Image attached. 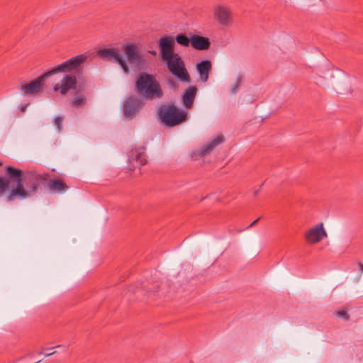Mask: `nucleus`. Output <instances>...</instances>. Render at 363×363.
Segmentation results:
<instances>
[{"label":"nucleus","instance_id":"f257e3e1","mask_svg":"<svg viewBox=\"0 0 363 363\" xmlns=\"http://www.w3.org/2000/svg\"><path fill=\"white\" fill-rule=\"evenodd\" d=\"M9 177H0V197L8 202L23 201L33 196L41 184V178L34 174L25 175L23 171L11 166L5 167Z\"/></svg>","mask_w":363,"mask_h":363},{"label":"nucleus","instance_id":"f03ea898","mask_svg":"<svg viewBox=\"0 0 363 363\" xmlns=\"http://www.w3.org/2000/svg\"><path fill=\"white\" fill-rule=\"evenodd\" d=\"M135 91L140 96L147 100L160 99L163 96L160 82L154 75L146 72L137 76Z\"/></svg>","mask_w":363,"mask_h":363},{"label":"nucleus","instance_id":"7ed1b4c3","mask_svg":"<svg viewBox=\"0 0 363 363\" xmlns=\"http://www.w3.org/2000/svg\"><path fill=\"white\" fill-rule=\"evenodd\" d=\"M158 114L162 122L168 127L179 125L186 118V113L181 111L174 104L161 106Z\"/></svg>","mask_w":363,"mask_h":363},{"label":"nucleus","instance_id":"20e7f679","mask_svg":"<svg viewBox=\"0 0 363 363\" xmlns=\"http://www.w3.org/2000/svg\"><path fill=\"white\" fill-rule=\"evenodd\" d=\"M167 62L168 70L180 82L190 84L191 77L185 67V64L180 55L177 53L169 60H164Z\"/></svg>","mask_w":363,"mask_h":363},{"label":"nucleus","instance_id":"39448f33","mask_svg":"<svg viewBox=\"0 0 363 363\" xmlns=\"http://www.w3.org/2000/svg\"><path fill=\"white\" fill-rule=\"evenodd\" d=\"M86 56L84 55H79L70 58L69 60L54 67L52 69L47 72V75L52 76L60 72H71L79 73L81 70L82 65L86 61Z\"/></svg>","mask_w":363,"mask_h":363},{"label":"nucleus","instance_id":"423d86ee","mask_svg":"<svg viewBox=\"0 0 363 363\" xmlns=\"http://www.w3.org/2000/svg\"><path fill=\"white\" fill-rule=\"evenodd\" d=\"M215 20L222 26L230 27L234 21L231 9L225 5H218L213 9Z\"/></svg>","mask_w":363,"mask_h":363},{"label":"nucleus","instance_id":"0eeeda50","mask_svg":"<svg viewBox=\"0 0 363 363\" xmlns=\"http://www.w3.org/2000/svg\"><path fill=\"white\" fill-rule=\"evenodd\" d=\"M328 237L323 223H318L310 228L304 233L306 242L309 245H315L320 242L323 238Z\"/></svg>","mask_w":363,"mask_h":363},{"label":"nucleus","instance_id":"6e6552de","mask_svg":"<svg viewBox=\"0 0 363 363\" xmlns=\"http://www.w3.org/2000/svg\"><path fill=\"white\" fill-rule=\"evenodd\" d=\"M99 55L108 60H113L117 62L125 73L129 72V67L126 61L123 58L119 50L116 48H104L100 50L98 52Z\"/></svg>","mask_w":363,"mask_h":363},{"label":"nucleus","instance_id":"1a4fd4ad","mask_svg":"<svg viewBox=\"0 0 363 363\" xmlns=\"http://www.w3.org/2000/svg\"><path fill=\"white\" fill-rule=\"evenodd\" d=\"M174 39L172 36L164 35L158 40L160 55L162 60H169L173 55L177 54L174 52Z\"/></svg>","mask_w":363,"mask_h":363},{"label":"nucleus","instance_id":"9d476101","mask_svg":"<svg viewBox=\"0 0 363 363\" xmlns=\"http://www.w3.org/2000/svg\"><path fill=\"white\" fill-rule=\"evenodd\" d=\"M123 51L130 65L135 67H140L145 63L144 57L138 51V48L136 45H126L123 46Z\"/></svg>","mask_w":363,"mask_h":363},{"label":"nucleus","instance_id":"9b49d317","mask_svg":"<svg viewBox=\"0 0 363 363\" xmlns=\"http://www.w3.org/2000/svg\"><path fill=\"white\" fill-rule=\"evenodd\" d=\"M77 86V77L75 74H66L60 83L56 84L53 90L55 91H60V94L65 95L69 90L75 89Z\"/></svg>","mask_w":363,"mask_h":363},{"label":"nucleus","instance_id":"f8f14e48","mask_svg":"<svg viewBox=\"0 0 363 363\" xmlns=\"http://www.w3.org/2000/svg\"><path fill=\"white\" fill-rule=\"evenodd\" d=\"M142 106V101L135 96L128 97L123 104V114L127 118L134 117Z\"/></svg>","mask_w":363,"mask_h":363},{"label":"nucleus","instance_id":"ddd939ff","mask_svg":"<svg viewBox=\"0 0 363 363\" xmlns=\"http://www.w3.org/2000/svg\"><path fill=\"white\" fill-rule=\"evenodd\" d=\"M48 77H50V75H47L46 72L44 74L35 79V80L32 81L31 82L22 86L21 90L23 92L25 95H33L35 94H37L41 89L43 79Z\"/></svg>","mask_w":363,"mask_h":363},{"label":"nucleus","instance_id":"4468645a","mask_svg":"<svg viewBox=\"0 0 363 363\" xmlns=\"http://www.w3.org/2000/svg\"><path fill=\"white\" fill-rule=\"evenodd\" d=\"M144 150V147L135 148L131 150L128 160L134 167L140 168L146 164V160L143 156Z\"/></svg>","mask_w":363,"mask_h":363},{"label":"nucleus","instance_id":"2eb2a0df","mask_svg":"<svg viewBox=\"0 0 363 363\" xmlns=\"http://www.w3.org/2000/svg\"><path fill=\"white\" fill-rule=\"evenodd\" d=\"M197 88L195 86H188L182 95V101L183 105L187 108H191L196 96Z\"/></svg>","mask_w":363,"mask_h":363},{"label":"nucleus","instance_id":"dca6fc26","mask_svg":"<svg viewBox=\"0 0 363 363\" xmlns=\"http://www.w3.org/2000/svg\"><path fill=\"white\" fill-rule=\"evenodd\" d=\"M211 69L212 64L208 60H202L196 65V70L199 74L201 82H206L208 80Z\"/></svg>","mask_w":363,"mask_h":363},{"label":"nucleus","instance_id":"f3484780","mask_svg":"<svg viewBox=\"0 0 363 363\" xmlns=\"http://www.w3.org/2000/svg\"><path fill=\"white\" fill-rule=\"evenodd\" d=\"M191 46L199 50H207L210 47V41L208 38L194 35L191 38Z\"/></svg>","mask_w":363,"mask_h":363},{"label":"nucleus","instance_id":"a211bd4d","mask_svg":"<svg viewBox=\"0 0 363 363\" xmlns=\"http://www.w3.org/2000/svg\"><path fill=\"white\" fill-rule=\"evenodd\" d=\"M48 186L49 189L53 193L62 194L65 192L68 189V186L59 178L50 179Z\"/></svg>","mask_w":363,"mask_h":363},{"label":"nucleus","instance_id":"6ab92c4d","mask_svg":"<svg viewBox=\"0 0 363 363\" xmlns=\"http://www.w3.org/2000/svg\"><path fill=\"white\" fill-rule=\"evenodd\" d=\"M223 140L224 138L223 135L217 136L210 143L203 145V147L200 150L199 154L203 156L209 154L216 146L222 143Z\"/></svg>","mask_w":363,"mask_h":363},{"label":"nucleus","instance_id":"aec40b11","mask_svg":"<svg viewBox=\"0 0 363 363\" xmlns=\"http://www.w3.org/2000/svg\"><path fill=\"white\" fill-rule=\"evenodd\" d=\"M161 284L158 282H155L152 284V287H149L147 289V296L152 298H160L162 296H164V292H160L157 291V289L160 288Z\"/></svg>","mask_w":363,"mask_h":363},{"label":"nucleus","instance_id":"412c9836","mask_svg":"<svg viewBox=\"0 0 363 363\" xmlns=\"http://www.w3.org/2000/svg\"><path fill=\"white\" fill-rule=\"evenodd\" d=\"M86 98L83 94H76L72 100V104L74 107L78 108L86 104Z\"/></svg>","mask_w":363,"mask_h":363},{"label":"nucleus","instance_id":"4be33fe9","mask_svg":"<svg viewBox=\"0 0 363 363\" xmlns=\"http://www.w3.org/2000/svg\"><path fill=\"white\" fill-rule=\"evenodd\" d=\"M174 39V42L177 41V43L182 46L187 47L191 43V39L189 38L185 34L180 33L177 35Z\"/></svg>","mask_w":363,"mask_h":363},{"label":"nucleus","instance_id":"5701e85b","mask_svg":"<svg viewBox=\"0 0 363 363\" xmlns=\"http://www.w3.org/2000/svg\"><path fill=\"white\" fill-rule=\"evenodd\" d=\"M241 84H242V77L240 76H238L236 78V80H235L232 89H230V94L233 95H235L238 93L239 87L240 86Z\"/></svg>","mask_w":363,"mask_h":363},{"label":"nucleus","instance_id":"b1692460","mask_svg":"<svg viewBox=\"0 0 363 363\" xmlns=\"http://www.w3.org/2000/svg\"><path fill=\"white\" fill-rule=\"evenodd\" d=\"M63 117L57 116L54 120V125H55L57 130L60 132L62 129Z\"/></svg>","mask_w":363,"mask_h":363},{"label":"nucleus","instance_id":"393cba45","mask_svg":"<svg viewBox=\"0 0 363 363\" xmlns=\"http://www.w3.org/2000/svg\"><path fill=\"white\" fill-rule=\"evenodd\" d=\"M337 315L340 318H342L345 320L349 319V315L347 313V311L345 310H341L337 312Z\"/></svg>","mask_w":363,"mask_h":363},{"label":"nucleus","instance_id":"a878e982","mask_svg":"<svg viewBox=\"0 0 363 363\" xmlns=\"http://www.w3.org/2000/svg\"><path fill=\"white\" fill-rule=\"evenodd\" d=\"M315 82L317 84H318L320 86H324L325 85V83H324V82H323V77L321 76H318L315 78Z\"/></svg>","mask_w":363,"mask_h":363},{"label":"nucleus","instance_id":"bb28decb","mask_svg":"<svg viewBox=\"0 0 363 363\" xmlns=\"http://www.w3.org/2000/svg\"><path fill=\"white\" fill-rule=\"evenodd\" d=\"M263 185H264V183H262V184L260 185V186H259V189H255V190H254V191H253V194H254L255 196H256V195L258 194V192L259 191L260 188H261Z\"/></svg>","mask_w":363,"mask_h":363},{"label":"nucleus","instance_id":"cd10ccee","mask_svg":"<svg viewBox=\"0 0 363 363\" xmlns=\"http://www.w3.org/2000/svg\"><path fill=\"white\" fill-rule=\"evenodd\" d=\"M169 84L172 86V87H175L176 86V83L173 80V79H171L169 81Z\"/></svg>","mask_w":363,"mask_h":363},{"label":"nucleus","instance_id":"c85d7f7f","mask_svg":"<svg viewBox=\"0 0 363 363\" xmlns=\"http://www.w3.org/2000/svg\"><path fill=\"white\" fill-rule=\"evenodd\" d=\"M259 220V218L256 219L255 220H254L247 228H251L252 227L253 225H255L257 222Z\"/></svg>","mask_w":363,"mask_h":363},{"label":"nucleus","instance_id":"c756f323","mask_svg":"<svg viewBox=\"0 0 363 363\" xmlns=\"http://www.w3.org/2000/svg\"><path fill=\"white\" fill-rule=\"evenodd\" d=\"M55 353V351H53V352H50V354L45 353L44 355H45V357H48L52 356V354H54Z\"/></svg>","mask_w":363,"mask_h":363},{"label":"nucleus","instance_id":"7c9ffc66","mask_svg":"<svg viewBox=\"0 0 363 363\" xmlns=\"http://www.w3.org/2000/svg\"><path fill=\"white\" fill-rule=\"evenodd\" d=\"M359 268L361 272H363V264L359 263Z\"/></svg>","mask_w":363,"mask_h":363},{"label":"nucleus","instance_id":"2f4dec72","mask_svg":"<svg viewBox=\"0 0 363 363\" xmlns=\"http://www.w3.org/2000/svg\"><path fill=\"white\" fill-rule=\"evenodd\" d=\"M26 107H27V105H23V106H22L21 107V111H25V109L26 108Z\"/></svg>","mask_w":363,"mask_h":363},{"label":"nucleus","instance_id":"473e14b6","mask_svg":"<svg viewBox=\"0 0 363 363\" xmlns=\"http://www.w3.org/2000/svg\"><path fill=\"white\" fill-rule=\"evenodd\" d=\"M149 52H150V54L153 55H156V54H157L156 51H154V50H152V51H150Z\"/></svg>","mask_w":363,"mask_h":363},{"label":"nucleus","instance_id":"72a5a7b5","mask_svg":"<svg viewBox=\"0 0 363 363\" xmlns=\"http://www.w3.org/2000/svg\"><path fill=\"white\" fill-rule=\"evenodd\" d=\"M61 347V345H57V346H55V347H52V348H51V349L52 350V349H54V348H57V347Z\"/></svg>","mask_w":363,"mask_h":363},{"label":"nucleus","instance_id":"f704fd0d","mask_svg":"<svg viewBox=\"0 0 363 363\" xmlns=\"http://www.w3.org/2000/svg\"><path fill=\"white\" fill-rule=\"evenodd\" d=\"M1 165H2V162H0V166H1Z\"/></svg>","mask_w":363,"mask_h":363}]
</instances>
